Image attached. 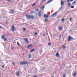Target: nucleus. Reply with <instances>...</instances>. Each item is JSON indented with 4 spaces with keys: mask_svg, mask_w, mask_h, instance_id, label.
<instances>
[{
    "mask_svg": "<svg viewBox=\"0 0 77 77\" xmlns=\"http://www.w3.org/2000/svg\"><path fill=\"white\" fill-rule=\"evenodd\" d=\"M26 17H27L28 19H33L34 18V16L33 15H30L29 14L26 15Z\"/></svg>",
    "mask_w": 77,
    "mask_h": 77,
    "instance_id": "f257e3e1",
    "label": "nucleus"
},
{
    "mask_svg": "<svg viewBox=\"0 0 77 77\" xmlns=\"http://www.w3.org/2000/svg\"><path fill=\"white\" fill-rule=\"evenodd\" d=\"M28 63V61H23L22 62L20 63V65H26Z\"/></svg>",
    "mask_w": 77,
    "mask_h": 77,
    "instance_id": "f03ea898",
    "label": "nucleus"
},
{
    "mask_svg": "<svg viewBox=\"0 0 77 77\" xmlns=\"http://www.w3.org/2000/svg\"><path fill=\"white\" fill-rule=\"evenodd\" d=\"M38 14L39 17H41L42 15V11H39V12H38Z\"/></svg>",
    "mask_w": 77,
    "mask_h": 77,
    "instance_id": "7ed1b4c3",
    "label": "nucleus"
},
{
    "mask_svg": "<svg viewBox=\"0 0 77 77\" xmlns=\"http://www.w3.org/2000/svg\"><path fill=\"white\" fill-rule=\"evenodd\" d=\"M72 39H73V38L71 37V36H69L68 39V41H69L70 40H72Z\"/></svg>",
    "mask_w": 77,
    "mask_h": 77,
    "instance_id": "20e7f679",
    "label": "nucleus"
},
{
    "mask_svg": "<svg viewBox=\"0 0 77 77\" xmlns=\"http://www.w3.org/2000/svg\"><path fill=\"white\" fill-rule=\"evenodd\" d=\"M57 11L54 14H52L51 15V16H52V17H54L55 16H56V15H57Z\"/></svg>",
    "mask_w": 77,
    "mask_h": 77,
    "instance_id": "39448f33",
    "label": "nucleus"
},
{
    "mask_svg": "<svg viewBox=\"0 0 77 77\" xmlns=\"http://www.w3.org/2000/svg\"><path fill=\"white\" fill-rule=\"evenodd\" d=\"M54 0H49V1L46 3L45 5H47V4H48V3H51V2H53Z\"/></svg>",
    "mask_w": 77,
    "mask_h": 77,
    "instance_id": "423d86ee",
    "label": "nucleus"
},
{
    "mask_svg": "<svg viewBox=\"0 0 77 77\" xmlns=\"http://www.w3.org/2000/svg\"><path fill=\"white\" fill-rule=\"evenodd\" d=\"M44 17L45 18H48V16L46 14H45Z\"/></svg>",
    "mask_w": 77,
    "mask_h": 77,
    "instance_id": "0eeeda50",
    "label": "nucleus"
},
{
    "mask_svg": "<svg viewBox=\"0 0 77 77\" xmlns=\"http://www.w3.org/2000/svg\"><path fill=\"white\" fill-rule=\"evenodd\" d=\"M11 30L12 32H14L15 31V27H14V26H13Z\"/></svg>",
    "mask_w": 77,
    "mask_h": 77,
    "instance_id": "6e6552de",
    "label": "nucleus"
},
{
    "mask_svg": "<svg viewBox=\"0 0 77 77\" xmlns=\"http://www.w3.org/2000/svg\"><path fill=\"white\" fill-rule=\"evenodd\" d=\"M24 41H25V42H26V43H27V44H28V43L29 42L28 41V40L27 38H25Z\"/></svg>",
    "mask_w": 77,
    "mask_h": 77,
    "instance_id": "1a4fd4ad",
    "label": "nucleus"
},
{
    "mask_svg": "<svg viewBox=\"0 0 77 77\" xmlns=\"http://www.w3.org/2000/svg\"><path fill=\"white\" fill-rule=\"evenodd\" d=\"M64 3H65L64 2L62 1H61V6H63V5H64Z\"/></svg>",
    "mask_w": 77,
    "mask_h": 77,
    "instance_id": "9d476101",
    "label": "nucleus"
},
{
    "mask_svg": "<svg viewBox=\"0 0 77 77\" xmlns=\"http://www.w3.org/2000/svg\"><path fill=\"white\" fill-rule=\"evenodd\" d=\"M67 5L68 6H69V7H71V4L70 3H68Z\"/></svg>",
    "mask_w": 77,
    "mask_h": 77,
    "instance_id": "9b49d317",
    "label": "nucleus"
},
{
    "mask_svg": "<svg viewBox=\"0 0 77 77\" xmlns=\"http://www.w3.org/2000/svg\"><path fill=\"white\" fill-rule=\"evenodd\" d=\"M34 50H35V49H32L30 51V52L32 53V52H33L34 51Z\"/></svg>",
    "mask_w": 77,
    "mask_h": 77,
    "instance_id": "f8f14e48",
    "label": "nucleus"
},
{
    "mask_svg": "<svg viewBox=\"0 0 77 77\" xmlns=\"http://www.w3.org/2000/svg\"><path fill=\"white\" fill-rule=\"evenodd\" d=\"M35 12L34 11H31L30 13V14H31V15H32V14H35Z\"/></svg>",
    "mask_w": 77,
    "mask_h": 77,
    "instance_id": "ddd939ff",
    "label": "nucleus"
},
{
    "mask_svg": "<svg viewBox=\"0 0 77 77\" xmlns=\"http://www.w3.org/2000/svg\"><path fill=\"white\" fill-rule=\"evenodd\" d=\"M32 45H29L28 46V48H30L31 47H32Z\"/></svg>",
    "mask_w": 77,
    "mask_h": 77,
    "instance_id": "4468645a",
    "label": "nucleus"
},
{
    "mask_svg": "<svg viewBox=\"0 0 77 77\" xmlns=\"http://www.w3.org/2000/svg\"><path fill=\"white\" fill-rule=\"evenodd\" d=\"M16 75L17 76H19V75H20V73H19L18 72H17L16 73Z\"/></svg>",
    "mask_w": 77,
    "mask_h": 77,
    "instance_id": "2eb2a0df",
    "label": "nucleus"
},
{
    "mask_svg": "<svg viewBox=\"0 0 77 77\" xmlns=\"http://www.w3.org/2000/svg\"><path fill=\"white\" fill-rule=\"evenodd\" d=\"M58 29H59V30H60L62 29V27H58Z\"/></svg>",
    "mask_w": 77,
    "mask_h": 77,
    "instance_id": "dca6fc26",
    "label": "nucleus"
},
{
    "mask_svg": "<svg viewBox=\"0 0 77 77\" xmlns=\"http://www.w3.org/2000/svg\"><path fill=\"white\" fill-rule=\"evenodd\" d=\"M61 21L62 23H64V21H65V19H63L62 20H61Z\"/></svg>",
    "mask_w": 77,
    "mask_h": 77,
    "instance_id": "f3484780",
    "label": "nucleus"
},
{
    "mask_svg": "<svg viewBox=\"0 0 77 77\" xmlns=\"http://www.w3.org/2000/svg\"><path fill=\"white\" fill-rule=\"evenodd\" d=\"M59 53L57 52L56 54V56H57V57H59Z\"/></svg>",
    "mask_w": 77,
    "mask_h": 77,
    "instance_id": "a211bd4d",
    "label": "nucleus"
},
{
    "mask_svg": "<svg viewBox=\"0 0 77 77\" xmlns=\"http://www.w3.org/2000/svg\"><path fill=\"white\" fill-rule=\"evenodd\" d=\"M5 38V34H4L2 36V39H4V38Z\"/></svg>",
    "mask_w": 77,
    "mask_h": 77,
    "instance_id": "6ab92c4d",
    "label": "nucleus"
},
{
    "mask_svg": "<svg viewBox=\"0 0 77 77\" xmlns=\"http://www.w3.org/2000/svg\"><path fill=\"white\" fill-rule=\"evenodd\" d=\"M4 41H8V40H7V39H6V38H5L4 39Z\"/></svg>",
    "mask_w": 77,
    "mask_h": 77,
    "instance_id": "aec40b11",
    "label": "nucleus"
},
{
    "mask_svg": "<svg viewBox=\"0 0 77 77\" xmlns=\"http://www.w3.org/2000/svg\"><path fill=\"white\" fill-rule=\"evenodd\" d=\"M76 3V2L75 1H74L72 3V5H73V4H75Z\"/></svg>",
    "mask_w": 77,
    "mask_h": 77,
    "instance_id": "412c9836",
    "label": "nucleus"
},
{
    "mask_svg": "<svg viewBox=\"0 0 77 77\" xmlns=\"http://www.w3.org/2000/svg\"><path fill=\"white\" fill-rule=\"evenodd\" d=\"M11 12H12V13H14V10H12L11 11Z\"/></svg>",
    "mask_w": 77,
    "mask_h": 77,
    "instance_id": "4be33fe9",
    "label": "nucleus"
},
{
    "mask_svg": "<svg viewBox=\"0 0 77 77\" xmlns=\"http://www.w3.org/2000/svg\"><path fill=\"white\" fill-rule=\"evenodd\" d=\"M23 31H26V28H23Z\"/></svg>",
    "mask_w": 77,
    "mask_h": 77,
    "instance_id": "5701e85b",
    "label": "nucleus"
},
{
    "mask_svg": "<svg viewBox=\"0 0 77 77\" xmlns=\"http://www.w3.org/2000/svg\"><path fill=\"white\" fill-rule=\"evenodd\" d=\"M76 75H77V74H76V73H74L73 75L74 76H76Z\"/></svg>",
    "mask_w": 77,
    "mask_h": 77,
    "instance_id": "b1692460",
    "label": "nucleus"
},
{
    "mask_svg": "<svg viewBox=\"0 0 77 77\" xmlns=\"http://www.w3.org/2000/svg\"><path fill=\"white\" fill-rule=\"evenodd\" d=\"M41 9H44V7H42L41 8Z\"/></svg>",
    "mask_w": 77,
    "mask_h": 77,
    "instance_id": "393cba45",
    "label": "nucleus"
},
{
    "mask_svg": "<svg viewBox=\"0 0 77 77\" xmlns=\"http://www.w3.org/2000/svg\"><path fill=\"white\" fill-rule=\"evenodd\" d=\"M34 35H37V33H36V32L34 34Z\"/></svg>",
    "mask_w": 77,
    "mask_h": 77,
    "instance_id": "a878e982",
    "label": "nucleus"
},
{
    "mask_svg": "<svg viewBox=\"0 0 77 77\" xmlns=\"http://www.w3.org/2000/svg\"><path fill=\"white\" fill-rule=\"evenodd\" d=\"M74 6H72L71 7V8L72 9H73V8H74Z\"/></svg>",
    "mask_w": 77,
    "mask_h": 77,
    "instance_id": "bb28decb",
    "label": "nucleus"
},
{
    "mask_svg": "<svg viewBox=\"0 0 77 77\" xmlns=\"http://www.w3.org/2000/svg\"><path fill=\"white\" fill-rule=\"evenodd\" d=\"M35 5V3H34V4L32 5V7H33V6H34Z\"/></svg>",
    "mask_w": 77,
    "mask_h": 77,
    "instance_id": "cd10ccee",
    "label": "nucleus"
},
{
    "mask_svg": "<svg viewBox=\"0 0 77 77\" xmlns=\"http://www.w3.org/2000/svg\"><path fill=\"white\" fill-rule=\"evenodd\" d=\"M29 58H31V55H29Z\"/></svg>",
    "mask_w": 77,
    "mask_h": 77,
    "instance_id": "c85d7f7f",
    "label": "nucleus"
},
{
    "mask_svg": "<svg viewBox=\"0 0 77 77\" xmlns=\"http://www.w3.org/2000/svg\"><path fill=\"white\" fill-rule=\"evenodd\" d=\"M17 44L18 46H20V44L19 43H17Z\"/></svg>",
    "mask_w": 77,
    "mask_h": 77,
    "instance_id": "c756f323",
    "label": "nucleus"
},
{
    "mask_svg": "<svg viewBox=\"0 0 77 77\" xmlns=\"http://www.w3.org/2000/svg\"><path fill=\"white\" fill-rule=\"evenodd\" d=\"M47 21H48V20L47 19H45V22H47Z\"/></svg>",
    "mask_w": 77,
    "mask_h": 77,
    "instance_id": "7c9ffc66",
    "label": "nucleus"
},
{
    "mask_svg": "<svg viewBox=\"0 0 77 77\" xmlns=\"http://www.w3.org/2000/svg\"><path fill=\"white\" fill-rule=\"evenodd\" d=\"M2 68H5V65L2 66Z\"/></svg>",
    "mask_w": 77,
    "mask_h": 77,
    "instance_id": "2f4dec72",
    "label": "nucleus"
},
{
    "mask_svg": "<svg viewBox=\"0 0 77 77\" xmlns=\"http://www.w3.org/2000/svg\"><path fill=\"white\" fill-rule=\"evenodd\" d=\"M48 45H51V44L50 43H48Z\"/></svg>",
    "mask_w": 77,
    "mask_h": 77,
    "instance_id": "473e14b6",
    "label": "nucleus"
},
{
    "mask_svg": "<svg viewBox=\"0 0 77 77\" xmlns=\"http://www.w3.org/2000/svg\"><path fill=\"white\" fill-rule=\"evenodd\" d=\"M69 2H70V1H69V0H67V3H69Z\"/></svg>",
    "mask_w": 77,
    "mask_h": 77,
    "instance_id": "72a5a7b5",
    "label": "nucleus"
},
{
    "mask_svg": "<svg viewBox=\"0 0 77 77\" xmlns=\"http://www.w3.org/2000/svg\"><path fill=\"white\" fill-rule=\"evenodd\" d=\"M45 69V68H43L42 69V71H44V70Z\"/></svg>",
    "mask_w": 77,
    "mask_h": 77,
    "instance_id": "f704fd0d",
    "label": "nucleus"
},
{
    "mask_svg": "<svg viewBox=\"0 0 77 77\" xmlns=\"http://www.w3.org/2000/svg\"><path fill=\"white\" fill-rule=\"evenodd\" d=\"M11 63L13 65H14V63H13V62H11Z\"/></svg>",
    "mask_w": 77,
    "mask_h": 77,
    "instance_id": "c9c22d12",
    "label": "nucleus"
},
{
    "mask_svg": "<svg viewBox=\"0 0 77 77\" xmlns=\"http://www.w3.org/2000/svg\"><path fill=\"white\" fill-rule=\"evenodd\" d=\"M63 77H65V75H63Z\"/></svg>",
    "mask_w": 77,
    "mask_h": 77,
    "instance_id": "e433bc0d",
    "label": "nucleus"
},
{
    "mask_svg": "<svg viewBox=\"0 0 77 77\" xmlns=\"http://www.w3.org/2000/svg\"><path fill=\"white\" fill-rule=\"evenodd\" d=\"M73 1H74V0H70V2H73Z\"/></svg>",
    "mask_w": 77,
    "mask_h": 77,
    "instance_id": "4c0bfd02",
    "label": "nucleus"
},
{
    "mask_svg": "<svg viewBox=\"0 0 77 77\" xmlns=\"http://www.w3.org/2000/svg\"><path fill=\"white\" fill-rule=\"evenodd\" d=\"M70 21H72V18H70L69 19Z\"/></svg>",
    "mask_w": 77,
    "mask_h": 77,
    "instance_id": "58836bf2",
    "label": "nucleus"
},
{
    "mask_svg": "<svg viewBox=\"0 0 77 77\" xmlns=\"http://www.w3.org/2000/svg\"><path fill=\"white\" fill-rule=\"evenodd\" d=\"M62 8H63L62 7H60V8L59 10H61V9Z\"/></svg>",
    "mask_w": 77,
    "mask_h": 77,
    "instance_id": "ea45409f",
    "label": "nucleus"
},
{
    "mask_svg": "<svg viewBox=\"0 0 77 77\" xmlns=\"http://www.w3.org/2000/svg\"><path fill=\"white\" fill-rule=\"evenodd\" d=\"M61 36H62V34L60 35V38H61Z\"/></svg>",
    "mask_w": 77,
    "mask_h": 77,
    "instance_id": "a19ab883",
    "label": "nucleus"
},
{
    "mask_svg": "<svg viewBox=\"0 0 77 77\" xmlns=\"http://www.w3.org/2000/svg\"><path fill=\"white\" fill-rule=\"evenodd\" d=\"M32 77H38V76H32Z\"/></svg>",
    "mask_w": 77,
    "mask_h": 77,
    "instance_id": "79ce46f5",
    "label": "nucleus"
},
{
    "mask_svg": "<svg viewBox=\"0 0 77 77\" xmlns=\"http://www.w3.org/2000/svg\"><path fill=\"white\" fill-rule=\"evenodd\" d=\"M66 47L65 46H63V48H65Z\"/></svg>",
    "mask_w": 77,
    "mask_h": 77,
    "instance_id": "37998d69",
    "label": "nucleus"
},
{
    "mask_svg": "<svg viewBox=\"0 0 77 77\" xmlns=\"http://www.w3.org/2000/svg\"><path fill=\"white\" fill-rule=\"evenodd\" d=\"M45 1H46V0H44L42 2H45Z\"/></svg>",
    "mask_w": 77,
    "mask_h": 77,
    "instance_id": "c03bdc74",
    "label": "nucleus"
},
{
    "mask_svg": "<svg viewBox=\"0 0 77 77\" xmlns=\"http://www.w3.org/2000/svg\"><path fill=\"white\" fill-rule=\"evenodd\" d=\"M35 11H38V9H37L35 10Z\"/></svg>",
    "mask_w": 77,
    "mask_h": 77,
    "instance_id": "a18cd8bd",
    "label": "nucleus"
},
{
    "mask_svg": "<svg viewBox=\"0 0 77 77\" xmlns=\"http://www.w3.org/2000/svg\"><path fill=\"white\" fill-rule=\"evenodd\" d=\"M6 24H8V22H6Z\"/></svg>",
    "mask_w": 77,
    "mask_h": 77,
    "instance_id": "49530a36",
    "label": "nucleus"
},
{
    "mask_svg": "<svg viewBox=\"0 0 77 77\" xmlns=\"http://www.w3.org/2000/svg\"><path fill=\"white\" fill-rule=\"evenodd\" d=\"M8 2H10V0H7Z\"/></svg>",
    "mask_w": 77,
    "mask_h": 77,
    "instance_id": "de8ad7c7",
    "label": "nucleus"
},
{
    "mask_svg": "<svg viewBox=\"0 0 77 77\" xmlns=\"http://www.w3.org/2000/svg\"><path fill=\"white\" fill-rule=\"evenodd\" d=\"M0 28H2V26H0Z\"/></svg>",
    "mask_w": 77,
    "mask_h": 77,
    "instance_id": "09e8293b",
    "label": "nucleus"
},
{
    "mask_svg": "<svg viewBox=\"0 0 77 77\" xmlns=\"http://www.w3.org/2000/svg\"><path fill=\"white\" fill-rule=\"evenodd\" d=\"M47 35H48V33H47Z\"/></svg>",
    "mask_w": 77,
    "mask_h": 77,
    "instance_id": "8fccbe9b",
    "label": "nucleus"
},
{
    "mask_svg": "<svg viewBox=\"0 0 77 77\" xmlns=\"http://www.w3.org/2000/svg\"><path fill=\"white\" fill-rule=\"evenodd\" d=\"M51 77H54V76H52Z\"/></svg>",
    "mask_w": 77,
    "mask_h": 77,
    "instance_id": "3c124183",
    "label": "nucleus"
},
{
    "mask_svg": "<svg viewBox=\"0 0 77 77\" xmlns=\"http://www.w3.org/2000/svg\"><path fill=\"white\" fill-rule=\"evenodd\" d=\"M42 51H40V52H42Z\"/></svg>",
    "mask_w": 77,
    "mask_h": 77,
    "instance_id": "603ef678",
    "label": "nucleus"
},
{
    "mask_svg": "<svg viewBox=\"0 0 77 77\" xmlns=\"http://www.w3.org/2000/svg\"><path fill=\"white\" fill-rule=\"evenodd\" d=\"M11 49H13V48H11Z\"/></svg>",
    "mask_w": 77,
    "mask_h": 77,
    "instance_id": "864d4df0",
    "label": "nucleus"
},
{
    "mask_svg": "<svg viewBox=\"0 0 77 77\" xmlns=\"http://www.w3.org/2000/svg\"><path fill=\"white\" fill-rule=\"evenodd\" d=\"M69 67H71V66H69Z\"/></svg>",
    "mask_w": 77,
    "mask_h": 77,
    "instance_id": "5fc2aeb1",
    "label": "nucleus"
}]
</instances>
